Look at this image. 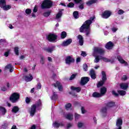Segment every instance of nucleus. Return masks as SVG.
I'll return each mask as SVG.
<instances>
[{
	"instance_id": "412c9836",
	"label": "nucleus",
	"mask_w": 129,
	"mask_h": 129,
	"mask_svg": "<svg viewBox=\"0 0 129 129\" xmlns=\"http://www.w3.org/2000/svg\"><path fill=\"white\" fill-rule=\"evenodd\" d=\"M107 91V89L105 87H103L100 89V94H101V96H102V95H104V94L106 93Z\"/></svg>"
},
{
	"instance_id": "f03ea898",
	"label": "nucleus",
	"mask_w": 129,
	"mask_h": 129,
	"mask_svg": "<svg viewBox=\"0 0 129 129\" xmlns=\"http://www.w3.org/2000/svg\"><path fill=\"white\" fill-rule=\"evenodd\" d=\"M42 105V102H41V100H39L36 104H33L30 108V110L29 111L30 116H33L35 115V113H36V111L37 110V108L39 107V106H41Z\"/></svg>"
},
{
	"instance_id": "774afa93",
	"label": "nucleus",
	"mask_w": 129,
	"mask_h": 129,
	"mask_svg": "<svg viewBox=\"0 0 129 129\" xmlns=\"http://www.w3.org/2000/svg\"><path fill=\"white\" fill-rule=\"evenodd\" d=\"M37 127L36 126V125L33 124L32 126L30 127V129H36Z\"/></svg>"
},
{
	"instance_id": "6e6552de",
	"label": "nucleus",
	"mask_w": 129,
	"mask_h": 129,
	"mask_svg": "<svg viewBox=\"0 0 129 129\" xmlns=\"http://www.w3.org/2000/svg\"><path fill=\"white\" fill-rule=\"evenodd\" d=\"M117 92L118 94L117 93L115 92V91H112V94L113 95H114V96H115L116 97H117V96H118L119 94L121 96H124V95H125V94H126V92H125V91H123V90H117Z\"/></svg>"
},
{
	"instance_id": "9b49d317",
	"label": "nucleus",
	"mask_w": 129,
	"mask_h": 129,
	"mask_svg": "<svg viewBox=\"0 0 129 129\" xmlns=\"http://www.w3.org/2000/svg\"><path fill=\"white\" fill-rule=\"evenodd\" d=\"M110 16H111V12L108 10L105 11L101 15L103 19H108Z\"/></svg>"
},
{
	"instance_id": "72a5a7b5",
	"label": "nucleus",
	"mask_w": 129,
	"mask_h": 129,
	"mask_svg": "<svg viewBox=\"0 0 129 129\" xmlns=\"http://www.w3.org/2000/svg\"><path fill=\"white\" fill-rule=\"evenodd\" d=\"M4 11H9L12 9V6L11 5H7V4L3 7Z\"/></svg>"
},
{
	"instance_id": "09e8293b",
	"label": "nucleus",
	"mask_w": 129,
	"mask_h": 129,
	"mask_svg": "<svg viewBox=\"0 0 129 129\" xmlns=\"http://www.w3.org/2000/svg\"><path fill=\"white\" fill-rule=\"evenodd\" d=\"M79 8L80 10H83L84 9V3H82L79 6Z\"/></svg>"
},
{
	"instance_id": "4c0bfd02",
	"label": "nucleus",
	"mask_w": 129,
	"mask_h": 129,
	"mask_svg": "<svg viewBox=\"0 0 129 129\" xmlns=\"http://www.w3.org/2000/svg\"><path fill=\"white\" fill-rule=\"evenodd\" d=\"M94 57H95V59L94 60V62L95 63H98V62H99V60H100V57H99V55H96V56H94Z\"/></svg>"
},
{
	"instance_id": "1a4fd4ad",
	"label": "nucleus",
	"mask_w": 129,
	"mask_h": 129,
	"mask_svg": "<svg viewBox=\"0 0 129 129\" xmlns=\"http://www.w3.org/2000/svg\"><path fill=\"white\" fill-rule=\"evenodd\" d=\"M66 64H68V65H70L71 63H74L75 62V59L74 58L72 57V56L69 55L66 57L65 59Z\"/></svg>"
},
{
	"instance_id": "79ce46f5",
	"label": "nucleus",
	"mask_w": 129,
	"mask_h": 129,
	"mask_svg": "<svg viewBox=\"0 0 129 129\" xmlns=\"http://www.w3.org/2000/svg\"><path fill=\"white\" fill-rule=\"evenodd\" d=\"M51 15V11H48L43 13L44 17H48Z\"/></svg>"
},
{
	"instance_id": "0eeeda50",
	"label": "nucleus",
	"mask_w": 129,
	"mask_h": 129,
	"mask_svg": "<svg viewBox=\"0 0 129 129\" xmlns=\"http://www.w3.org/2000/svg\"><path fill=\"white\" fill-rule=\"evenodd\" d=\"M46 39L49 42H56L58 39V35L54 33H49L46 36Z\"/></svg>"
},
{
	"instance_id": "338daca9",
	"label": "nucleus",
	"mask_w": 129,
	"mask_h": 129,
	"mask_svg": "<svg viewBox=\"0 0 129 129\" xmlns=\"http://www.w3.org/2000/svg\"><path fill=\"white\" fill-rule=\"evenodd\" d=\"M72 125H73L72 124H71V123H69L67 125V128H70V127H71L72 126Z\"/></svg>"
},
{
	"instance_id": "13d9d810",
	"label": "nucleus",
	"mask_w": 129,
	"mask_h": 129,
	"mask_svg": "<svg viewBox=\"0 0 129 129\" xmlns=\"http://www.w3.org/2000/svg\"><path fill=\"white\" fill-rule=\"evenodd\" d=\"M9 54H10V50H8V51L5 52L4 56H5V57H9Z\"/></svg>"
},
{
	"instance_id": "aec40b11",
	"label": "nucleus",
	"mask_w": 129,
	"mask_h": 129,
	"mask_svg": "<svg viewBox=\"0 0 129 129\" xmlns=\"http://www.w3.org/2000/svg\"><path fill=\"white\" fill-rule=\"evenodd\" d=\"M101 112L103 114V116L105 117L106 116V113H107V108L106 107H104L101 109Z\"/></svg>"
},
{
	"instance_id": "f257e3e1",
	"label": "nucleus",
	"mask_w": 129,
	"mask_h": 129,
	"mask_svg": "<svg viewBox=\"0 0 129 129\" xmlns=\"http://www.w3.org/2000/svg\"><path fill=\"white\" fill-rule=\"evenodd\" d=\"M94 19L95 17H92L90 18V19L86 21L80 28V33L86 32V36H88L90 33V25L92 24Z\"/></svg>"
},
{
	"instance_id": "473e14b6",
	"label": "nucleus",
	"mask_w": 129,
	"mask_h": 129,
	"mask_svg": "<svg viewBox=\"0 0 129 129\" xmlns=\"http://www.w3.org/2000/svg\"><path fill=\"white\" fill-rule=\"evenodd\" d=\"M7 5V2L6 0H0V8L3 9V7H5Z\"/></svg>"
},
{
	"instance_id": "0e129e2a",
	"label": "nucleus",
	"mask_w": 129,
	"mask_h": 129,
	"mask_svg": "<svg viewBox=\"0 0 129 129\" xmlns=\"http://www.w3.org/2000/svg\"><path fill=\"white\" fill-rule=\"evenodd\" d=\"M81 111H82V113L83 114H84V113H85V112H86V110H85V109H84V107H81Z\"/></svg>"
},
{
	"instance_id": "f8f14e48",
	"label": "nucleus",
	"mask_w": 129,
	"mask_h": 129,
	"mask_svg": "<svg viewBox=\"0 0 129 129\" xmlns=\"http://www.w3.org/2000/svg\"><path fill=\"white\" fill-rule=\"evenodd\" d=\"M52 86L54 87H58L59 91H62L63 90V87L62 86V85H61V83L58 81L56 82V83L53 84Z\"/></svg>"
},
{
	"instance_id": "e2e57ef3",
	"label": "nucleus",
	"mask_w": 129,
	"mask_h": 129,
	"mask_svg": "<svg viewBox=\"0 0 129 129\" xmlns=\"http://www.w3.org/2000/svg\"><path fill=\"white\" fill-rule=\"evenodd\" d=\"M37 12H38V8L37 6H35L33 9V13H37Z\"/></svg>"
},
{
	"instance_id": "cd10ccee",
	"label": "nucleus",
	"mask_w": 129,
	"mask_h": 129,
	"mask_svg": "<svg viewBox=\"0 0 129 129\" xmlns=\"http://www.w3.org/2000/svg\"><path fill=\"white\" fill-rule=\"evenodd\" d=\"M62 11H64V10L61 9L58 11V13L56 15V19H60V18L62 17V14H63L62 12Z\"/></svg>"
},
{
	"instance_id": "c85d7f7f",
	"label": "nucleus",
	"mask_w": 129,
	"mask_h": 129,
	"mask_svg": "<svg viewBox=\"0 0 129 129\" xmlns=\"http://www.w3.org/2000/svg\"><path fill=\"white\" fill-rule=\"evenodd\" d=\"M52 100H57L58 99V95L56 94V92H53V95L51 96Z\"/></svg>"
},
{
	"instance_id": "4d7b16f0",
	"label": "nucleus",
	"mask_w": 129,
	"mask_h": 129,
	"mask_svg": "<svg viewBox=\"0 0 129 129\" xmlns=\"http://www.w3.org/2000/svg\"><path fill=\"white\" fill-rule=\"evenodd\" d=\"M2 91H7V87H6V86H4L1 88Z\"/></svg>"
},
{
	"instance_id": "603ef678",
	"label": "nucleus",
	"mask_w": 129,
	"mask_h": 129,
	"mask_svg": "<svg viewBox=\"0 0 129 129\" xmlns=\"http://www.w3.org/2000/svg\"><path fill=\"white\" fill-rule=\"evenodd\" d=\"M124 13V11H123V10L120 9L118 11V15H122V14Z\"/></svg>"
},
{
	"instance_id": "a18cd8bd",
	"label": "nucleus",
	"mask_w": 129,
	"mask_h": 129,
	"mask_svg": "<svg viewBox=\"0 0 129 129\" xmlns=\"http://www.w3.org/2000/svg\"><path fill=\"white\" fill-rule=\"evenodd\" d=\"M76 76H77V74L72 75V76L70 78V80H73V79H75V77H76Z\"/></svg>"
},
{
	"instance_id": "de8ad7c7",
	"label": "nucleus",
	"mask_w": 129,
	"mask_h": 129,
	"mask_svg": "<svg viewBox=\"0 0 129 129\" xmlns=\"http://www.w3.org/2000/svg\"><path fill=\"white\" fill-rule=\"evenodd\" d=\"M25 13L27 15H30V14L32 13V10L30 9H27L25 11Z\"/></svg>"
},
{
	"instance_id": "5fc2aeb1",
	"label": "nucleus",
	"mask_w": 129,
	"mask_h": 129,
	"mask_svg": "<svg viewBox=\"0 0 129 129\" xmlns=\"http://www.w3.org/2000/svg\"><path fill=\"white\" fill-rule=\"evenodd\" d=\"M75 120H77L79 118V117H80V115L77 113H76L75 115Z\"/></svg>"
},
{
	"instance_id": "dca6fc26",
	"label": "nucleus",
	"mask_w": 129,
	"mask_h": 129,
	"mask_svg": "<svg viewBox=\"0 0 129 129\" xmlns=\"http://www.w3.org/2000/svg\"><path fill=\"white\" fill-rule=\"evenodd\" d=\"M77 38L79 40V44L80 46H83V44H84V39L83 38V36L82 35L79 34Z\"/></svg>"
},
{
	"instance_id": "58836bf2",
	"label": "nucleus",
	"mask_w": 129,
	"mask_h": 129,
	"mask_svg": "<svg viewBox=\"0 0 129 129\" xmlns=\"http://www.w3.org/2000/svg\"><path fill=\"white\" fill-rule=\"evenodd\" d=\"M66 118H67V119H69V120H72V119H73V115L68 114L66 116Z\"/></svg>"
},
{
	"instance_id": "6ab92c4d",
	"label": "nucleus",
	"mask_w": 129,
	"mask_h": 129,
	"mask_svg": "<svg viewBox=\"0 0 129 129\" xmlns=\"http://www.w3.org/2000/svg\"><path fill=\"white\" fill-rule=\"evenodd\" d=\"M55 48H56V46H52L51 47H48L47 48H44V51H46V52H48V53H52L53 51H54Z\"/></svg>"
},
{
	"instance_id": "7c9ffc66",
	"label": "nucleus",
	"mask_w": 129,
	"mask_h": 129,
	"mask_svg": "<svg viewBox=\"0 0 129 129\" xmlns=\"http://www.w3.org/2000/svg\"><path fill=\"white\" fill-rule=\"evenodd\" d=\"M0 111L2 112L3 115H5L7 113V109L3 106H0Z\"/></svg>"
},
{
	"instance_id": "9d476101",
	"label": "nucleus",
	"mask_w": 129,
	"mask_h": 129,
	"mask_svg": "<svg viewBox=\"0 0 129 129\" xmlns=\"http://www.w3.org/2000/svg\"><path fill=\"white\" fill-rule=\"evenodd\" d=\"M90 78L88 77H83L81 79L80 84L82 86L85 85V84H87L88 82H89Z\"/></svg>"
},
{
	"instance_id": "a19ab883",
	"label": "nucleus",
	"mask_w": 129,
	"mask_h": 129,
	"mask_svg": "<svg viewBox=\"0 0 129 129\" xmlns=\"http://www.w3.org/2000/svg\"><path fill=\"white\" fill-rule=\"evenodd\" d=\"M71 106H72V103H69L66 104L65 105L66 109L68 110V109H69V108H70L71 107Z\"/></svg>"
},
{
	"instance_id": "a211bd4d",
	"label": "nucleus",
	"mask_w": 129,
	"mask_h": 129,
	"mask_svg": "<svg viewBox=\"0 0 129 129\" xmlns=\"http://www.w3.org/2000/svg\"><path fill=\"white\" fill-rule=\"evenodd\" d=\"M120 88L123 90H126L128 88V84L127 83H121L120 84Z\"/></svg>"
},
{
	"instance_id": "423d86ee",
	"label": "nucleus",
	"mask_w": 129,
	"mask_h": 129,
	"mask_svg": "<svg viewBox=\"0 0 129 129\" xmlns=\"http://www.w3.org/2000/svg\"><path fill=\"white\" fill-rule=\"evenodd\" d=\"M104 49L102 47H95L93 49V56H96L97 54H100V55H102L104 54Z\"/></svg>"
},
{
	"instance_id": "b1692460",
	"label": "nucleus",
	"mask_w": 129,
	"mask_h": 129,
	"mask_svg": "<svg viewBox=\"0 0 129 129\" xmlns=\"http://www.w3.org/2000/svg\"><path fill=\"white\" fill-rule=\"evenodd\" d=\"M29 76L30 77L27 76H25V81H26V82H29L30 81H32V80H33V76L31 74H30Z\"/></svg>"
},
{
	"instance_id": "f3484780",
	"label": "nucleus",
	"mask_w": 129,
	"mask_h": 129,
	"mask_svg": "<svg viewBox=\"0 0 129 129\" xmlns=\"http://www.w3.org/2000/svg\"><path fill=\"white\" fill-rule=\"evenodd\" d=\"M90 75L92 79H96V74L95 73V71H94V70L92 69L90 70Z\"/></svg>"
},
{
	"instance_id": "ddd939ff",
	"label": "nucleus",
	"mask_w": 129,
	"mask_h": 129,
	"mask_svg": "<svg viewBox=\"0 0 129 129\" xmlns=\"http://www.w3.org/2000/svg\"><path fill=\"white\" fill-rule=\"evenodd\" d=\"M117 59L118 61L121 63V64H124V66H128V63L125 60L122 59V57L120 55H118L117 56Z\"/></svg>"
},
{
	"instance_id": "e433bc0d",
	"label": "nucleus",
	"mask_w": 129,
	"mask_h": 129,
	"mask_svg": "<svg viewBox=\"0 0 129 129\" xmlns=\"http://www.w3.org/2000/svg\"><path fill=\"white\" fill-rule=\"evenodd\" d=\"M73 16L75 19H78V18H79V13H78V11L74 12Z\"/></svg>"
},
{
	"instance_id": "864d4df0",
	"label": "nucleus",
	"mask_w": 129,
	"mask_h": 129,
	"mask_svg": "<svg viewBox=\"0 0 129 129\" xmlns=\"http://www.w3.org/2000/svg\"><path fill=\"white\" fill-rule=\"evenodd\" d=\"M40 63L43 65L44 64V56H42L40 57Z\"/></svg>"
},
{
	"instance_id": "2eb2a0df",
	"label": "nucleus",
	"mask_w": 129,
	"mask_h": 129,
	"mask_svg": "<svg viewBox=\"0 0 129 129\" xmlns=\"http://www.w3.org/2000/svg\"><path fill=\"white\" fill-rule=\"evenodd\" d=\"M114 46V44H113V43H112V42L109 41L106 44L105 47L106 49H107V50H111V49L113 48Z\"/></svg>"
},
{
	"instance_id": "37998d69",
	"label": "nucleus",
	"mask_w": 129,
	"mask_h": 129,
	"mask_svg": "<svg viewBox=\"0 0 129 129\" xmlns=\"http://www.w3.org/2000/svg\"><path fill=\"white\" fill-rule=\"evenodd\" d=\"M83 68L84 71L86 72L87 71V70H88V66L87 64L85 63L83 66Z\"/></svg>"
},
{
	"instance_id": "69168bd1",
	"label": "nucleus",
	"mask_w": 129,
	"mask_h": 129,
	"mask_svg": "<svg viewBox=\"0 0 129 129\" xmlns=\"http://www.w3.org/2000/svg\"><path fill=\"white\" fill-rule=\"evenodd\" d=\"M75 4H80L82 2V0H74Z\"/></svg>"
},
{
	"instance_id": "052dcab7",
	"label": "nucleus",
	"mask_w": 129,
	"mask_h": 129,
	"mask_svg": "<svg viewBox=\"0 0 129 129\" xmlns=\"http://www.w3.org/2000/svg\"><path fill=\"white\" fill-rule=\"evenodd\" d=\"M81 56H83V57H86V56H87V54H86L85 51H82Z\"/></svg>"
},
{
	"instance_id": "5701e85b",
	"label": "nucleus",
	"mask_w": 129,
	"mask_h": 129,
	"mask_svg": "<svg viewBox=\"0 0 129 129\" xmlns=\"http://www.w3.org/2000/svg\"><path fill=\"white\" fill-rule=\"evenodd\" d=\"M116 125L117 127L121 126V125H122V119L121 118H118L117 119Z\"/></svg>"
},
{
	"instance_id": "680f3d73",
	"label": "nucleus",
	"mask_w": 129,
	"mask_h": 129,
	"mask_svg": "<svg viewBox=\"0 0 129 129\" xmlns=\"http://www.w3.org/2000/svg\"><path fill=\"white\" fill-rule=\"evenodd\" d=\"M2 127H3V128H4V129L7 128V127H8V124L6 123H4L2 125Z\"/></svg>"
},
{
	"instance_id": "4468645a",
	"label": "nucleus",
	"mask_w": 129,
	"mask_h": 129,
	"mask_svg": "<svg viewBox=\"0 0 129 129\" xmlns=\"http://www.w3.org/2000/svg\"><path fill=\"white\" fill-rule=\"evenodd\" d=\"M71 43H72V39L69 38L66 41H64L62 43L61 46H62L63 47H67V46H69V45H70Z\"/></svg>"
},
{
	"instance_id": "4be33fe9",
	"label": "nucleus",
	"mask_w": 129,
	"mask_h": 129,
	"mask_svg": "<svg viewBox=\"0 0 129 129\" xmlns=\"http://www.w3.org/2000/svg\"><path fill=\"white\" fill-rule=\"evenodd\" d=\"M53 126L56 127V128H59V126H64V124L62 122L58 123V122L55 121L53 124Z\"/></svg>"
},
{
	"instance_id": "20e7f679",
	"label": "nucleus",
	"mask_w": 129,
	"mask_h": 129,
	"mask_svg": "<svg viewBox=\"0 0 129 129\" xmlns=\"http://www.w3.org/2000/svg\"><path fill=\"white\" fill-rule=\"evenodd\" d=\"M19 99H20V94L17 92L12 93L9 97V100L12 103H16L18 102V101H19Z\"/></svg>"
},
{
	"instance_id": "a878e982",
	"label": "nucleus",
	"mask_w": 129,
	"mask_h": 129,
	"mask_svg": "<svg viewBox=\"0 0 129 129\" xmlns=\"http://www.w3.org/2000/svg\"><path fill=\"white\" fill-rule=\"evenodd\" d=\"M71 89L74 90V91H76L77 92H80V91H81V87H75L74 86H72L71 87Z\"/></svg>"
},
{
	"instance_id": "c9c22d12",
	"label": "nucleus",
	"mask_w": 129,
	"mask_h": 129,
	"mask_svg": "<svg viewBox=\"0 0 129 129\" xmlns=\"http://www.w3.org/2000/svg\"><path fill=\"white\" fill-rule=\"evenodd\" d=\"M66 37H67V33L65 31H62L60 34L61 39H65Z\"/></svg>"
},
{
	"instance_id": "bf43d9fd",
	"label": "nucleus",
	"mask_w": 129,
	"mask_h": 129,
	"mask_svg": "<svg viewBox=\"0 0 129 129\" xmlns=\"http://www.w3.org/2000/svg\"><path fill=\"white\" fill-rule=\"evenodd\" d=\"M112 32H113V33H115L116 31H117L118 29L115 27H113L111 29Z\"/></svg>"
},
{
	"instance_id": "8fccbe9b",
	"label": "nucleus",
	"mask_w": 129,
	"mask_h": 129,
	"mask_svg": "<svg viewBox=\"0 0 129 129\" xmlns=\"http://www.w3.org/2000/svg\"><path fill=\"white\" fill-rule=\"evenodd\" d=\"M12 68H13V66L12 65V64L10 63L9 64H7L6 67L5 68H6V69H10Z\"/></svg>"
},
{
	"instance_id": "c756f323",
	"label": "nucleus",
	"mask_w": 129,
	"mask_h": 129,
	"mask_svg": "<svg viewBox=\"0 0 129 129\" xmlns=\"http://www.w3.org/2000/svg\"><path fill=\"white\" fill-rule=\"evenodd\" d=\"M93 97H95L96 98H98L99 97H101V94L99 93L95 92L92 94Z\"/></svg>"
},
{
	"instance_id": "49530a36",
	"label": "nucleus",
	"mask_w": 129,
	"mask_h": 129,
	"mask_svg": "<svg viewBox=\"0 0 129 129\" xmlns=\"http://www.w3.org/2000/svg\"><path fill=\"white\" fill-rule=\"evenodd\" d=\"M25 102L27 104H29V103L31 102V99L29 98V97H26L25 99Z\"/></svg>"
},
{
	"instance_id": "3c124183",
	"label": "nucleus",
	"mask_w": 129,
	"mask_h": 129,
	"mask_svg": "<svg viewBox=\"0 0 129 129\" xmlns=\"http://www.w3.org/2000/svg\"><path fill=\"white\" fill-rule=\"evenodd\" d=\"M83 126V123L82 122H78V127L79 128H81Z\"/></svg>"
},
{
	"instance_id": "f704fd0d",
	"label": "nucleus",
	"mask_w": 129,
	"mask_h": 129,
	"mask_svg": "<svg viewBox=\"0 0 129 129\" xmlns=\"http://www.w3.org/2000/svg\"><path fill=\"white\" fill-rule=\"evenodd\" d=\"M19 48L18 47H14V52L15 54L17 55V56H19V55H20V50H19Z\"/></svg>"
},
{
	"instance_id": "ea45409f",
	"label": "nucleus",
	"mask_w": 129,
	"mask_h": 129,
	"mask_svg": "<svg viewBox=\"0 0 129 129\" xmlns=\"http://www.w3.org/2000/svg\"><path fill=\"white\" fill-rule=\"evenodd\" d=\"M100 59L101 60H103V61H104L105 62H110L111 61L110 59L101 56H100Z\"/></svg>"
},
{
	"instance_id": "7ed1b4c3",
	"label": "nucleus",
	"mask_w": 129,
	"mask_h": 129,
	"mask_svg": "<svg viewBox=\"0 0 129 129\" xmlns=\"http://www.w3.org/2000/svg\"><path fill=\"white\" fill-rule=\"evenodd\" d=\"M53 6V2L51 0H44L41 4V9L45 10V9H51Z\"/></svg>"
},
{
	"instance_id": "c03bdc74",
	"label": "nucleus",
	"mask_w": 129,
	"mask_h": 129,
	"mask_svg": "<svg viewBox=\"0 0 129 129\" xmlns=\"http://www.w3.org/2000/svg\"><path fill=\"white\" fill-rule=\"evenodd\" d=\"M74 6H75L74 3L71 2L68 4V5H67V7H68V8H74Z\"/></svg>"
},
{
	"instance_id": "2f4dec72",
	"label": "nucleus",
	"mask_w": 129,
	"mask_h": 129,
	"mask_svg": "<svg viewBox=\"0 0 129 129\" xmlns=\"http://www.w3.org/2000/svg\"><path fill=\"white\" fill-rule=\"evenodd\" d=\"M97 0H90L87 2H86V4L87 6H91V5H93V4L96 3Z\"/></svg>"
},
{
	"instance_id": "39448f33",
	"label": "nucleus",
	"mask_w": 129,
	"mask_h": 129,
	"mask_svg": "<svg viewBox=\"0 0 129 129\" xmlns=\"http://www.w3.org/2000/svg\"><path fill=\"white\" fill-rule=\"evenodd\" d=\"M102 80L101 81H99L97 85V87L98 88H99V87H101V86H103V85L107 80V78H106V74L105 73V72L102 71Z\"/></svg>"
},
{
	"instance_id": "bb28decb",
	"label": "nucleus",
	"mask_w": 129,
	"mask_h": 129,
	"mask_svg": "<svg viewBox=\"0 0 129 129\" xmlns=\"http://www.w3.org/2000/svg\"><path fill=\"white\" fill-rule=\"evenodd\" d=\"M20 108H19V106H14L12 109V112H13L14 113H17V112H18Z\"/></svg>"
},
{
	"instance_id": "6e6d98bb",
	"label": "nucleus",
	"mask_w": 129,
	"mask_h": 129,
	"mask_svg": "<svg viewBox=\"0 0 129 129\" xmlns=\"http://www.w3.org/2000/svg\"><path fill=\"white\" fill-rule=\"evenodd\" d=\"M37 89H41V88H42V85L41 84V83H38L37 84Z\"/></svg>"
},
{
	"instance_id": "393cba45",
	"label": "nucleus",
	"mask_w": 129,
	"mask_h": 129,
	"mask_svg": "<svg viewBox=\"0 0 129 129\" xmlns=\"http://www.w3.org/2000/svg\"><path fill=\"white\" fill-rule=\"evenodd\" d=\"M107 107H113V106H115V102L110 101L107 103L106 104Z\"/></svg>"
}]
</instances>
